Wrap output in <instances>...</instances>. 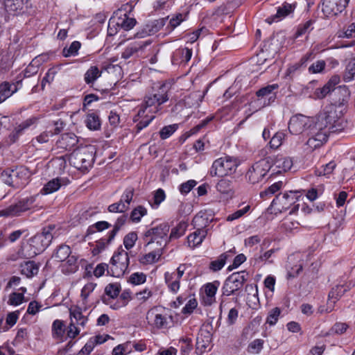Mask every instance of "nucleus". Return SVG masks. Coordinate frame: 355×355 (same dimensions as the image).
I'll use <instances>...</instances> for the list:
<instances>
[{"mask_svg": "<svg viewBox=\"0 0 355 355\" xmlns=\"http://www.w3.org/2000/svg\"><path fill=\"white\" fill-rule=\"evenodd\" d=\"M103 302L109 306L113 310H117L121 307L125 306V303H121L119 300L116 298H110V297H102Z\"/></svg>", "mask_w": 355, "mask_h": 355, "instance_id": "53", "label": "nucleus"}, {"mask_svg": "<svg viewBox=\"0 0 355 355\" xmlns=\"http://www.w3.org/2000/svg\"><path fill=\"white\" fill-rule=\"evenodd\" d=\"M137 240V234L135 232H132L126 234L123 239V245L127 250L131 249Z\"/></svg>", "mask_w": 355, "mask_h": 355, "instance_id": "56", "label": "nucleus"}, {"mask_svg": "<svg viewBox=\"0 0 355 355\" xmlns=\"http://www.w3.org/2000/svg\"><path fill=\"white\" fill-rule=\"evenodd\" d=\"M126 220H127V215H125V214L121 215L116 219V220L114 225L113 230L110 232V239H114L117 232L119 231V230L121 228V227H123L125 225V223H126Z\"/></svg>", "mask_w": 355, "mask_h": 355, "instance_id": "51", "label": "nucleus"}, {"mask_svg": "<svg viewBox=\"0 0 355 355\" xmlns=\"http://www.w3.org/2000/svg\"><path fill=\"white\" fill-rule=\"evenodd\" d=\"M278 88L277 84L267 85L262 87L256 92L257 99L252 101L250 106L254 109V112L269 105L274 102L276 98V94L274 90Z\"/></svg>", "mask_w": 355, "mask_h": 355, "instance_id": "9", "label": "nucleus"}, {"mask_svg": "<svg viewBox=\"0 0 355 355\" xmlns=\"http://www.w3.org/2000/svg\"><path fill=\"white\" fill-rule=\"evenodd\" d=\"M111 227V224L107 221H98L90 225L87 230V236L93 234L96 232H102Z\"/></svg>", "mask_w": 355, "mask_h": 355, "instance_id": "39", "label": "nucleus"}, {"mask_svg": "<svg viewBox=\"0 0 355 355\" xmlns=\"http://www.w3.org/2000/svg\"><path fill=\"white\" fill-rule=\"evenodd\" d=\"M60 70V67L50 68L42 80V89H44L46 83H51L53 81L55 76Z\"/></svg>", "mask_w": 355, "mask_h": 355, "instance_id": "47", "label": "nucleus"}, {"mask_svg": "<svg viewBox=\"0 0 355 355\" xmlns=\"http://www.w3.org/2000/svg\"><path fill=\"white\" fill-rule=\"evenodd\" d=\"M282 184L283 183L281 181L272 184L260 193L261 198H264L268 196H271L282 188Z\"/></svg>", "mask_w": 355, "mask_h": 355, "instance_id": "52", "label": "nucleus"}, {"mask_svg": "<svg viewBox=\"0 0 355 355\" xmlns=\"http://www.w3.org/2000/svg\"><path fill=\"white\" fill-rule=\"evenodd\" d=\"M239 164L240 162L236 157L230 156L220 157L213 162L210 175L218 177L230 175L236 172Z\"/></svg>", "mask_w": 355, "mask_h": 355, "instance_id": "4", "label": "nucleus"}, {"mask_svg": "<svg viewBox=\"0 0 355 355\" xmlns=\"http://www.w3.org/2000/svg\"><path fill=\"white\" fill-rule=\"evenodd\" d=\"M170 227L167 223H162L159 225L150 228L144 234V239L146 241V247L150 248V245L155 243L163 249L169 241L168 233Z\"/></svg>", "mask_w": 355, "mask_h": 355, "instance_id": "6", "label": "nucleus"}, {"mask_svg": "<svg viewBox=\"0 0 355 355\" xmlns=\"http://www.w3.org/2000/svg\"><path fill=\"white\" fill-rule=\"evenodd\" d=\"M205 218L202 216L196 215L193 220L195 225L200 227L187 236V242L189 245L192 248L200 245L207 234V230L204 224Z\"/></svg>", "mask_w": 355, "mask_h": 355, "instance_id": "14", "label": "nucleus"}, {"mask_svg": "<svg viewBox=\"0 0 355 355\" xmlns=\"http://www.w3.org/2000/svg\"><path fill=\"white\" fill-rule=\"evenodd\" d=\"M151 44V40L135 41L130 43L122 52L121 57L124 59H128L139 51H142L146 46Z\"/></svg>", "mask_w": 355, "mask_h": 355, "instance_id": "22", "label": "nucleus"}, {"mask_svg": "<svg viewBox=\"0 0 355 355\" xmlns=\"http://www.w3.org/2000/svg\"><path fill=\"white\" fill-rule=\"evenodd\" d=\"M352 286H354V284L349 283V284H338L333 287L328 295L327 311L331 312L335 303Z\"/></svg>", "mask_w": 355, "mask_h": 355, "instance_id": "17", "label": "nucleus"}, {"mask_svg": "<svg viewBox=\"0 0 355 355\" xmlns=\"http://www.w3.org/2000/svg\"><path fill=\"white\" fill-rule=\"evenodd\" d=\"M107 210L111 213H125L128 211V205L118 201L109 205Z\"/></svg>", "mask_w": 355, "mask_h": 355, "instance_id": "58", "label": "nucleus"}, {"mask_svg": "<svg viewBox=\"0 0 355 355\" xmlns=\"http://www.w3.org/2000/svg\"><path fill=\"white\" fill-rule=\"evenodd\" d=\"M312 19L308 20L305 23L298 26L295 35L300 37L306 34H309L313 29V23Z\"/></svg>", "mask_w": 355, "mask_h": 355, "instance_id": "44", "label": "nucleus"}, {"mask_svg": "<svg viewBox=\"0 0 355 355\" xmlns=\"http://www.w3.org/2000/svg\"><path fill=\"white\" fill-rule=\"evenodd\" d=\"M85 123L86 126L91 130H97L101 128L99 116L95 113L88 114Z\"/></svg>", "mask_w": 355, "mask_h": 355, "instance_id": "34", "label": "nucleus"}, {"mask_svg": "<svg viewBox=\"0 0 355 355\" xmlns=\"http://www.w3.org/2000/svg\"><path fill=\"white\" fill-rule=\"evenodd\" d=\"M348 326L345 323L336 322L329 331L328 335H341L344 334Z\"/></svg>", "mask_w": 355, "mask_h": 355, "instance_id": "55", "label": "nucleus"}, {"mask_svg": "<svg viewBox=\"0 0 355 355\" xmlns=\"http://www.w3.org/2000/svg\"><path fill=\"white\" fill-rule=\"evenodd\" d=\"M326 66L324 60H317L313 62L309 68V71L311 73L322 72Z\"/></svg>", "mask_w": 355, "mask_h": 355, "instance_id": "64", "label": "nucleus"}, {"mask_svg": "<svg viewBox=\"0 0 355 355\" xmlns=\"http://www.w3.org/2000/svg\"><path fill=\"white\" fill-rule=\"evenodd\" d=\"M219 284L220 282L218 281H215L205 285V297H204V302L206 305H211L215 302V295Z\"/></svg>", "mask_w": 355, "mask_h": 355, "instance_id": "24", "label": "nucleus"}, {"mask_svg": "<svg viewBox=\"0 0 355 355\" xmlns=\"http://www.w3.org/2000/svg\"><path fill=\"white\" fill-rule=\"evenodd\" d=\"M134 193V188L129 187L125 189L119 200V201L122 202V203H124L125 205H128V210L129 209L130 205L132 201Z\"/></svg>", "mask_w": 355, "mask_h": 355, "instance_id": "46", "label": "nucleus"}, {"mask_svg": "<svg viewBox=\"0 0 355 355\" xmlns=\"http://www.w3.org/2000/svg\"><path fill=\"white\" fill-rule=\"evenodd\" d=\"M188 225L186 222H180L175 227L171 230L169 241L171 239H176L182 236L186 232Z\"/></svg>", "mask_w": 355, "mask_h": 355, "instance_id": "37", "label": "nucleus"}, {"mask_svg": "<svg viewBox=\"0 0 355 355\" xmlns=\"http://www.w3.org/2000/svg\"><path fill=\"white\" fill-rule=\"evenodd\" d=\"M296 6L297 3L295 1L292 3L285 1L282 3V6L277 8L276 14L268 17L266 19V21L269 24L273 22L280 21L290 14L293 13Z\"/></svg>", "mask_w": 355, "mask_h": 355, "instance_id": "18", "label": "nucleus"}, {"mask_svg": "<svg viewBox=\"0 0 355 355\" xmlns=\"http://www.w3.org/2000/svg\"><path fill=\"white\" fill-rule=\"evenodd\" d=\"M175 275L174 273H169L168 272L164 274L165 281L169 289L175 293L180 288V280L178 279H174Z\"/></svg>", "mask_w": 355, "mask_h": 355, "instance_id": "38", "label": "nucleus"}, {"mask_svg": "<svg viewBox=\"0 0 355 355\" xmlns=\"http://www.w3.org/2000/svg\"><path fill=\"white\" fill-rule=\"evenodd\" d=\"M64 323L62 320H55L52 324V332L53 336L57 338L62 336L64 334Z\"/></svg>", "mask_w": 355, "mask_h": 355, "instance_id": "59", "label": "nucleus"}, {"mask_svg": "<svg viewBox=\"0 0 355 355\" xmlns=\"http://www.w3.org/2000/svg\"><path fill=\"white\" fill-rule=\"evenodd\" d=\"M20 83L21 81H18L17 84H10L5 81L0 84V104L17 92L18 87L17 85Z\"/></svg>", "mask_w": 355, "mask_h": 355, "instance_id": "23", "label": "nucleus"}, {"mask_svg": "<svg viewBox=\"0 0 355 355\" xmlns=\"http://www.w3.org/2000/svg\"><path fill=\"white\" fill-rule=\"evenodd\" d=\"M147 319L152 320L153 324L158 329L164 328L167 324V319L166 318L160 314L157 313L154 311H149L147 313Z\"/></svg>", "mask_w": 355, "mask_h": 355, "instance_id": "30", "label": "nucleus"}, {"mask_svg": "<svg viewBox=\"0 0 355 355\" xmlns=\"http://www.w3.org/2000/svg\"><path fill=\"white\" fill-rule=\"evenodd\" d=\"M211 340V336L209 331H201L199 336L197 337L198 347L206 349Z\"/></svg>", "mask_w": 355, "mask_h": 355, "instance_id": "41", "label": "nucleus"}, {"mask_svg": "<svg viewBox=\"0 0 355 355\" xmlns=\"http://www.w3.org/2000/svg\"><path fill=\"white\" fill-rule=\"evenodd\" d=\"M69 316L71 322L75 319L76 324L83 327H85L88 320L87 318L83 315L81 309L78 306L69 309Z\"/></svg>", "mask_w": 355, "mask_h": 355, "instance_id": "28", "label": "nucleus"}, {"mask_svg": "<svg viewBox=\"0 0 355 355\" xmlns=\"http://www.w3.org/2000/svg\"><path fill=\"white\" fill-rule=\"evenodd\" d=\"M232 250L221 254L216 260L212 261L209 264V269L214 272L221 270L225 264L226 260L234 254Z\"/></svg>", "mask_w": 355, "mask_h": 355, "instance_id": "26", "label": "nucleus"}, {"mask_svg": "<svg viewBox=\"0 0 355 355\" xmlns=\"http://www.w3.org/2000/svg\"><path fill=\"white\" fill-rule=\"evenodd\" d=\"M78 142V137L74 133L67 132L62 134L56 144L58 148L70 150L77 145Z\"/></svg>", "mask_w": 355, "mask_h": 355, "instance_id": "21", "label": "nucleus"}, {"mask_svg": "<svg viewBox=\"0 0 355 355\" xmlns=\"http://www.w3.org/2000/svg\"><path fill=\"white\" fill-rule=\"evenodd\" d=\"M35 201L33 196L24 198L17 202L0 210V217H15L20 216L21 213L28 210Z\"/></svg>", "mask_w": 355, "mask_h": 355, "instance_id": "12", "label": "nucleus"}, {"mask_svg": "<svg viewBox=\"0 0 355 355\" xmlns=\"http://www.w3.org/2000/svg\"><path fill=\"white\" fill-rule=\"evenodd\" d=\"M62 182V178H53L44 184L41 193L45 195L53 193L60 188Z\"/></svg>", "mask_w": 355, "mask_h": 355, "instance_id": "31", "label": "nucleus"}, {"mask_svg": "<svg viewBox=\"0 0 355 355\" xmlns=\"http://www.w3.org/2000/svg\"><path fill=\"white\" fill-rule=\"evenodd\" d=\"M349 1V0H322V12L327 17L336 16L345 9Z\"/></svg>", "mask_w": 355, "mask_h": 355, "instance_id": "16", "label": "nucleus"}, {"mask_svg": "<svg viewBox=\"0 0 355 355\" xmlns=\"http://www.w3.org/2000/svg\"><path fill=\"white\" fill-rule=\"evenodd\" d=\"M248 278V274L245 271L232 273L225 281L223 286V295L230 296L234 294L242 288Z\"/></svg>", "mask_w": 355, "mask_h": 355, "instance_id": "11", "label": "nucleus"}, {"mask_svg": "<svg viewBox=\"0 0 355 355\" xmlns=\"http://www.w3.org/2000/svg\"><path fill=\"white\" fill-rule=\"evenodd\" d=\"M175 55L181 56V62L187 63L191 58L192 50L188 48L178 49L176 51Z\"/></svg>", "mask_w": 355, "mask_h": 355, "instance_id": "62", "label": "nucleus"}, {"mask_svg": "<svg viewBox=\"0 0 355 355\" xmlns=\"http://www.w3.org/2000/svg\"><path fill=\"white\" fill-rule=\"evenodd\" d=\"M163 254L162 248H156L151 252L141 255L139 258V261L142 265L153 264L158 261Z\"/></svg>", "mask_w": 355, "mask_h": 355, "instance_id": "25", "label": "nucleus"}, {"mask_svg": "<svg viewBox=\"0 0 355 355\" xmlns=\"http://www.w3.org/2000/svg\"><path fill=\"white\" fill-rule=\"evenodd\" d=\"M346 125L347 123L336 106L333 104L326 105L314 120L311 138L306 143V149L313 151L320 148L327 141L331 133L340 132Z\"/></svg>", "mask_w": 355, "mask_h": 355, "instance_id": "1", "label": "nucleus"}, {"mask_svg": "<svg viewBox=\"0 0 355 355\" xmlns=\"http://www.w3.org/2000/svg\"><path fill=\"white\" fill-rule=\"evenodd\" d=\"M30 175L31 173L28 169L21 166L14 169H8L3 171L1 174V179L5 184L18 188L27 184Z\"/></svg>", "mask_w": 355, "mask_h": 355, "instance_id": "3", "label": "nucleus"}, {"mask_svg": "<svg viewBox=\"0 0 355 355\" xmlns=\"http://www.w3.org/2000/svg\"><path fill=\"white\" fill-rule=\"evenodd\" d=\"M169 88V84L162 83L156 92L146 95L139 106L137 116L142 117L145 113L153 115L159 112L162 109L161 105L169 98L168 95Z\"/></svg>", "mask_w": 355, "mask_h": 355, "instance_id": "2", "label": "nucleus"}, {"mask_svg": "<svg viewBox=\"0 0 355 355\" xmlns=\"http://www.w3.org/2000/svg\"><path fill=\"white\" fill-rule=\"evenodd\" d=\"M4 6L7 12L19 15L26 12L31 4L28 0H5Z\"/></svg>", "mask_w": 355, "mask_h": 355, "instance_id": "19", "label": "nucleus"}, {"mask_svg": "<svg viewBox=\"0 0 355 355\" xmlns=\"http://www.w3.org/2000/svg\"><path fill=\"white\" fill-rule=\"evenodd\" d=\"M263 340L261 339H255L251 342L248 347V351L252 354H258L262 349Z\"/></svg>", "mask_w": 355, "mask_h": 355, "instance_id": "57", "label": "nucleus"}, {"mask_svg": "<svg viewBox=\"0 0 355 355\" xmlns=\"http://www.w3.org/2000/svg\"><path fill=\"white\" fill-rule=\"evenodd\" d=\"M285 137L286 133L284 131L277 132L270 139L269 142L270 148L274 150L278 149L282 145Z\"/></svg>", "mask_w": 355, "mask_h": 355, "instance_id": "36", "label": "nucleus"}, {"mask_svg": "<svg viewBox=\"0 0 355 355\" xmlns=\"http://www.w3.org/2000/svg\"><path fill=\"white\" fill-rule=\"evenodd\" d=\"M96 286V284L89 282L85 284L82 288L80 297L84 304H86L87 303L88 297L94 291Z\"/></svg>", "mask_w": 355, "mask_h": 355, "instance_id": "50", "label": "nucleus"}, {"mask_svg": "<svg viewBox=\"0 0 355 355\" xmlns=\"http://www.w3.org/2000/svg\"><path fill=\"white\" fill-rule=\"evenodd\" d=\"M130 258L128 253L122 248L117 249L110 261L112 275L116 277H122L128 268Z\"/></svg>", "mask_w": 355, "mask_h": 355, "instance_id": "8", "label": "nucleus"}, {"mask_svg": "<svg viewBox=\"0 0 355 355\" xmlns=\"http://www.w3.org/2000/svg\"><path fill=\"white\" fill-rule=\"evenodd\" d=\"M66 261V268L64 269L66 273H74L78 268V257L76 255L70 254Z\"/></svg>", "mask_w": 355, "mask_h": 355, "instance_id": "42", "label": "nucleus"}, {"mask_svg": "<svg viewBox=\"0 0 355 355\" xmlns=\"http://www.w3.org/2000/svg\"><path fill=\"white\" fill-rule=\"evenodd\" d=\"M144 118L140 121H139L136 125V128L137 130V132H140L142 129L147 127L150 123L155 118L154 115H150L147 113L144 114V116H143L141 118ZM139 117L137 116V115L134 118V121H137Z\"/></svg>", "mask_w": 355, "mask_h": 355, "instance_id": "48", "label": "nucleus"}, {"mask_svg": "<svg viewBox=\"0 0 355 355\" xmlns=\"http://www.w3.org/2000/svg\"><path fill=\"white\" fill-rule=\"evenodd\" d=\"M116 19V25L124 31L132 29L136 24V19L128 17L126 14H124L123 17H118Z\"/></svg>", "mask_w": 355, "mask_h": 355, "instance_id": "33", "label": "nucleus"}, {"mask_svg": "<svg viewBox=\"0 0 355 355\" xmlns=\"http://www.w3.org/2000/svg\"><path fill=\"white\" fill-rule=\"evenodd\" d=\"M336 166V163L334 161L329 162L325 165H322L320 168L317 170L318 175H328L333 173L334 170Z\"/></svg>", "mask_w": 355, "mask_h": 355, "instance_id": "54", "label": "nucleus"}, {"mask_svg": "<svg viewBox=\"0 0 355 355\" xmlns=\"http://www.w3.org/2000/svg\"><path fill=\"white\" fill-rule=\"evenodd\" d=\"M281 312L282 311L279 307H275L270 310L266 318V323L270 326L275 325L278 321Z\"/></svg>", "mask_w": 355, "mask_h": 355, "instance_id": "49", "label": "nucleus"}, {"mask_svg": "<svg viewBox=\"0 0 355 355\" xmlns=\"http://www.w3.org/2000/svg\"><path fill=\"white\" fill-rule=\"evenodd\" d=\"M197 184V182L193 180H188L180 185L179 190L182 194H187Z\"/></svg>", "mask_w": 355, "mask_h": 355, "instance_id": "63", "label": "nucleus"}, {"mask_svg": "<svg viewBox=\"0 0 355 355\" xmlns=\"http://www.w3.org/2000/svg\"><path fill=\"white\" fill-rule=\"evenodd\" d=\"M298 191H290L282 195H278L273 199L272 205L277 207L279 211L288 210L298 200L300 196Z\"/></svg>", "mask_w": 355, "mask_h": 355, "instance_id": "15", "label": "nucleus"}, {"mask_svg": "<svg viewBox=\"0 0 355 355\" xmlns=\"http://www.w3.org/2000/svg\"><path fill=\"white\" fill-rule=\"evenodd\" d=\"M69 161L78 170L87 171L94 162L93 152L87 147L76 150L70 155Z\"/></svg>", "mask_w": 355, "mask_h": 355, "instance_id": "7", "label": "nucleus"}, {"mask_svg": "<svg viewBox=\"0 0 355 355\" xmlns=\"http://www.w3.org/2000/svg\"><path fill=\"white\" fill-rule=\"evenodd\" d=\"M39 267L33 261H28L21 265V272L22 275L27 277H31L37 274Z\"/></svg>", "mask_w": 355, "mask_h": 355, "instance_id": "32", "label": "nucleus"}, {"mask_svg": "<svg viewBox=\"0 0 355 355\" xmlns=\"http://www.w3.org/2000/svg\"><path fill=\"white\" fill-rule=\"evenodd\" d=\"M146 281V275L143 272L132 273L129 279V282L135 285L144 284Z\"/></svg>", "mask_w": 355, "mask_h": 355, "instance_id": "61", "label": "nucleus"}, {"mask_svg": "<svg viewBox=\"0 0 355 355\" xmlns=\"http://www.w3.org/2000/svg\"><path fill=\"white\" fill-rule=\"evenodd\" d=\"M147 214V209L142 205L134 208L130 214V220L135 223L141 221V218Z\"/></svg>", "mask_w": 355, "mask_h": 355, "instance_id": "35", "label": "nucleus"}, {"mask_svg": "<svg viewBox=\"0 0 355 355\" xmlns=\"http://www.w3.org/2000/svg\"><path fill=\"white\" fill-rule=\"evenodd\" d=\"M101 74L102 71L97 66H91L84 75V80L86 84L92 86Z\"/></svg>", "mask_w": 355, "mask_h": 355, "instance_id": "27", "label": "nucleus"}, {"mask_svg": "<svg viewBox=\"0 0 355 355\" xmlns=\"http://www.w3.org/2000/svg\"><path fill=\"white\" fill-rule=\"evenodd\" d=\"M54 228L55 227L51 225L45 227L41 233L35 234L30 239V256H36L45 250L52 241L53 238L52 231Z\"/></svg>", "mask_w": 355, "mask_h": 355, "instance_id": "5", "label": "nucleus"}, {"mask_svg": "<svg viewBox=\"0 0 355 355\" xmlns=\"http://www.w3.org/2000/svg\"><path fill=\"white\" fill-rule=\"evenodd\" d=\"M81 46L80 42L78 41L73 42L69 48L64 47L62 50V55L65 58L75 56L78 55V50Z\"/></svg>", "mask_w": 355, "mask_h": 355, "instance_id": "45", "label": "nucleus"}, {"mask_svg": "<svg viewBox=\"0 0 355 355\" xmlns=\"http://www.w3.org/2000/svg\"><path fill=\"white\" fill-rule=\"evenodd\" d=\"M121 286L118 283L109 284L105 288V294L102 297L116 298L120 293Z\"/></svg>", "mask_w": 355, "mask_h": 355, "instance_id": "40", "label": "nucleus"}, {"mask_svg": "<svg viewBox=\"0 0 355 355\" xmlns=\"http://www.w3.org/2000/svg\"><path fill=\"white\" fill-rule=\"evenodd\" d=\"M293 166V160L291 157L277 155L273 159L272 171L276 173H281L289 171Z\"/></svg>", "mask_w": 355, "mask_h": 355, "instance_id": "20", "label": "nucleus"}, {"mask_svg": "<svg viewBox=\"0 0 355 355\" xmlns=\"http://www.w3.org/2000/svg\"><path fill=\"white\" fill-rule=\"evenodd\" d=\"M71 254L70 247L65 244H61L54 251L52 257L58 261H64Z\"/></svg>", "mask_w": 355, "mask_h": 355, "instance_id": "29", "label": "nucleus"}, {"mask_svg": "<svg viewBox=\"0 0 355 355\" xmlns=\"http://www.w3.org/2000/svg\"><path fill=\"white\" fill-rule=\"evenodd\" d=\"M314 120L302 114L293 116L288 123L289 132L293 135H300L307 131L309 138H311V128L313 127Z\"/></svg>", "mask_w": 355, "mask_h": 355, "instance_id": "10", "label": "nucleus"}, {"mask_svg": "<svg viewBox=\"0 0 355 355\" xmlns=\"http://www.w3.org/2000/svg\"><path fill=\"white\" fill-rule=\"evenodd\" d=\"M270 168L269 163L261 160L254 164L246 173L245 178L248 181L252 184L260 182L267 175Z\"/></svg>", "mask_w": 355, "mask_h": 355, "instance_id": "13", "label": "nucleus"}, {"mask_svg": "<svg viewBox=\"0 0 355 355\" xmlns=\"http://www.w3.org/2000/svg\"><path fill=\"white\" fill-rule=\"evenodd\" d=\"M343 78L345 82L355 78V58H352L347 64Z\"/></svg>", "mask_w": 355, "mask_h": 355, "instance_id": "43", "label": "nucleus"}, {"mask_svg": "<svg viewBox=\"0 0 355 355\" xmlns=\"http://www.w3.org/2000/svg\"><path fill=\"white\" fill-rule=\"evenodd\" d=\"M178 129L177 124H173L164 126L162 128L159 132L160 137L162 139H166L168 138L172 134H173L176 130Z\"/></svg>", "mask_w": 355, "mask_h": 355, "instance_id": "60", "label": "nucleus"}]
</instances>
